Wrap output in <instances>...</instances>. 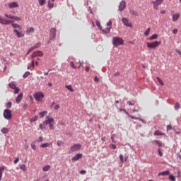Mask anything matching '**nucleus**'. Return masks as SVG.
Here are the masks:
<instances>
[{
  "instance_id": "1",
  "label": "nucleus",
  "mask_w": 181,
  "mask_h": 181,
  "mask_svg": "<svg viewBox=\"0 0 181 181\" xmlns=\"http://www.w3.org/2000/svg\"><path fill=\"white\" fill-rule=\"evenodd\" d=\"M112 43L113 46H122L124 45V40L119 37H112Z\"/></svg>"
},
{
  "instance_id": "2",
  "label": "nucleus",
  "mask_w": 181,
  "mask_h": 181,
  "mask_svg": "<svg viewBox=\"0 0 181 181\" xmlns=\"http://www.w3.org/2000/svg\"><path fill=\"white\" fill-rule=\"evenodd\" d=\"M46 120L44 121L47 124V125H49V129L53 131L54 129V119L53 117H49V116L46 117Z\"/></svg>"
},
{
  "instance_id": "3",
  "label": "nucleus",
  "mask_w": 181,
  "mask_h": 181,
  "mask_svg": "<svg viewBox=\"0 0 181 181\" xmlns=\"http://www.w3.org/2000/svg\"><path fill=\"white\" fill-rule=\"evenodd\" d=\"M3 115L5 119H7V121H11V119H12V110L5 109Z\"/></svg>"
},
{
  "instance_id": "4",
  "label": "nucleus",
  "mask_w": 181,
  "mask_h": 181,
  "mask_svg": "<svg viewBox=\"0 0 181 181\" xmlns=\"http://www.w3.org/2000/svg\"><path fill=\"white\" fill-rule=\"evenodd\" d=\"M162 43V41H154L152 42H146L147 47L148 49H156L159 45Z\"/></svg>"
},
{
  "instance_id": "5",
  "label": "nucleus",
  "mask_w": 181,
  "mask_h": 181,
  "mask_svg": "<svg viewBox=\"0 0 181 181\" xmlns=\"http://www.w3.org/2000/svg\"><path fill=\"white\" fill-rule=\"evenodd\" d=\"M33 97L36 101H42L45 98V94L42 92H37L33 94Z\"/></svg>"
},
{
  "instance_id": "6",
  "label": "nucleus",
  "mask_w": 181,
  "mask_h": 181,
  "mask_svg": "<svg viewBox=\"0 0 181 181\" xmlns=\"http://www.w3.org/2000/svg\"><path fill=\"white\" fill-rule=\"evenodd\" d=\"M0 23L1 25H11V23H13V21L12 20H8L6 18H2V17L0 16Z\"/></svg>"
},
{
  "instance_id": "7",
  "label": "nucleus",
  "mask_w": 181,
  "mask_h": 181,
  "mask_svg": "<svg viewBox=\"0 0 181 181\" xmlns=\"http://www.w3.org/2000/svg\"><path fill=\"white\" fill-rule=\"evenodd\" d=\"M122 22L124 25V26H127V28H132V23L129 22V20L127 18H122Z\"/></svg>"
},
{
  "instance_id": "8",
  "label": "nucleus",
  "mask_w": 181,
  "mask_h": 181,
  "mask_svg": "<svg viewBox=\"0 0 181 181\" xmlns=\"http://www.w3.org/2000/svg\"><path fill=\"white\" fill-rule=\"evenodd\" d=\"M81 148V144H74L71 147V152H76L77 151H80Z\"/></svg>"
},
{
  "instance_id": "9",
  "label": "nucleus",
  "mask_w": 181,
  "mask_h": 181,
  "mask_svg": "<svg viewBox=\"0 0 181 181\" xmlns=\"http://www.w3.org/2000/svg\"><path fill=\"white\" fill-rule=\"evenodd\" d=\"M56 37V28H53L49 32V40H53Z\"/></svg>"
},
{
  "instance_id": "10",
  "label": "nucleus",
  "mask_w": 181,
  "mask_h": 181,
  "mask_svg": "<svg viewBox=\"0 0 181 181\" xmlns=\"http://www.w3.org/2000/svg\"><path fill=\"white\" fill-rule=\"evenodd\" d=\"M125 8H127V3L122 0L119 5V12H122V11H124V9H125Z\"/></svg>"
},
{
  "instance_id": "11",
  "label": "nucleus",
  "mask_w": 181,
  "mask_h": 181,
  "mask_svg": "<svg viewBox=\"0 0 181 181\" xmlns=\"http://www.w3.org/2000/svg\"><path fill=\"white\" fill-rule=\"evenodd\" d=\"M163 2V0H156L155 1H153L152 4H153V8L154 9H158V7L160 4Z\"/></svg>"
},
{
  "instance_id": "12",
  "label": "nucleus",
  "mask_w": 181,
  "mask_h": 181,
  "mask_svg": "<svg viewBox=\"0 0 181 181\" xmlns=\"http://www.w3.org/2000/svg\"><path fill=\"white\" fill-rule=\"evenodd\" d=\"M83 156L82 153H78L76 155H75L72 158L71 160L72 162H77V160H78V159H81V157Z\"/></svg>"
},
{
  "instance_id": "13",
  "label": "nucleus",
  "mask_w": 181,
  "mask_h": 181,
  "mask_svg": "<svg viewBox=\"0 0 181 181\" xmlns=\"http://www.w3.org/2000/svg\"><path fill=\"white\" fill-rule=\"evenodd\" d=\"M13 33L16 34L17 37H23V36H25V33H23V32H19L16 29L13 30Z\"/></svg>"
},
{
  "instance_id": "14",
  "label": "nucleus",
  "mask_w": 181,
  "mask_h": 181,
  "mask_svg": "<svg viewBox=\"0 0 181 181\" xmlns=\"http://www.w3.org/2000/svg\"><path fill=\"white\" fill-rule=\"evenodd\" d=\"M42 56H43V52L42 51H36L33 53V57H40Z\"/></svg>"
},
{
  "instance_id": "15",
  "label": "nucleus",
  "mask_w": 181,
  "mask_h": 181,
  "mask_svg": "<svg viewBox=\"0 0 181 181\" xmlns=\"http://www.w3.org/2000/svg\"><path fill=\"white\" fill-rule=\"evenodd\" d=\"M22 98H23V93H21L16 98V103L19 104V103H21V101L22 100Z\"/></svg>"
},
{
  "instance_id": "16",
  "label": "nucleus",
  "mask_w": 181,
  "mask_h": 181,
  "mask_svg": "<svg viewBox=\"0 0 181 181\" xmlns=\"http://www.w3.org/2000/svg\"><path fill=\"white\" fill-rule=\"evenodd\" d=\"M18 6H19V5L18 4L17 2H11L8 4V8H18Z\"/></svg>"
},
{
  "instance_id": "17",
  "label": "nucleus",
  "mask_w": 181,
  "mask_h": 181,
  "mask_svg": "<svg viewBox=\"0 0 181 181\" xmlns=\"http://www.w3.org/2000/svg\"><path fill=\"white\" fill-rule=\"evenodd\" d=\"M170 171L165 170L161 173H158V176H168V175H170Z\"/></svg>"
},
{
  "instance_id": "18",
  "label": "nucleus",
  "mask_w": 181,
  "mask_h": 181,
  "mask_svg": "<svg viewBox=\"0 0 181 181\" xmlns=\"http://www.w3.org/2000/svg\"><path fill=\"white\" fill-rule=\"evenodd\" d=\"M153 135H154L155 136H165V133H162L160 131L156 130V131L154 132Z\"/></svg>"
},
{
  "instance_id": "19",
  "label": "nucleus",
  "mask_w": 181,
  "mask_h": 181,
  "mask_svg": "<svg viewBox=\"0 0 181 181\" xmlns=\"http://www.w3.org/2000/svg\"><path fill=\"white\" fill-rule=\"evenodd\" d=\"M153 144H156V145H158V148H160L162 146H163V144L162 143V141H158V140H154L152 141Z\"/></svg>"
},
{
  "instance_id": "20",
  "label": "nucleus",
  "mask_w": 181,
  "mask_h": 181,
  "mask_svg": "<svg viewBox=\"0 0 181 181\" xmlns=\"http://www.w3.org/2000/svg\"><path fill=\"white\" fill-rule=\"evenodd\" d=\"M180 18V13H175L173 15V22H176L177 19Z\"/></svg>"
},
{
  "instance_id": "21",
  "label": "nucleus",
  "mask_w": 181,
  "mask_h": 181,
  "mask_svg": "<svg viewBox=\"0 0 181 181\" xmlns=\"http://www.w3.org/2000/svg\"><path fill=\"white\" fill-rule=\"evenodd\" d=\"M46 125H47V124H46V122L44 121V122H42V124H40V129H42V131H43V129H46Z\"/></svg>"
},
{
  "instance_id": "22",
  "label": "nucleus",
  "mask_w": 181,
  "mask_h": 181,
  "mask_svg": "<svg viewBox=\"0 0 181 181\" xmlns=\"http://www.w3.org/2000/svg\"><path fill=\"white\" fill-rule=\"evenodd\" d=\"M1 134H8V132H9V129L6 128V127H3L1 129Z\"/></svg>"
},
{
  "instance_id": "23",
  "label": "nucleus",
  "mask_w": 181,
  "mask_h": 181,
  "mask_svg": "<svg viewBox=\"0 0 181 181\" xmlns=\"http://www.w3.org/2000/svg\"><path fill=\"white\" fill-rule=\"evenodd\" d=\"M48 8H49V9H52V8H54V3H52V0L48 1Z\"/></svg>"
},
{
  "instance_id": "24",
  "label": "nucleus",
  "mask_w": 181,
  "mask_h": 181,
  "mask_svg": "<svg viewBox=\"0 0 181 181\" xmlns=\"http://www.w3.org/2000/svg\"><path fill=\"white\" fill-rule=\"evenodd\" d=\"M5 170V166L0 167V181L2 179V175L4 174V171Z\"/></svg>"
},
{
  "instance_id": "25",
  "label": "nucleus",
  "mask_w": 181,
  "mask_h": 181,
  "mask_svg": "<svg viewBox=\"0 0 181 181\" xmlns=\"http://www.w3.org/2000/svg\"><path fill=\"white\" fill-rule=\"evenodd\" d=\"M47 114V111L44 110L39 113L40 118H45V116Z\"/></svg>"
},
{
  "instance_id": "26",
  "label": "nucleus",
  "mask_w": 181,
  "mask_h": 181,
  "mask_svg": "<svg viewBox=\"0 0 181 181\" xmlns=\"http://www.w3.org/2000/svg\"><path fill=\"white\" fill-rule=\"evenodd\" d=\"M11 26L13 27V28H14V29H16V28H18V29H22V27L21 26V25H19L18 24H16V23H11Z\"/></svg>"
},
{
  "instance_id": "27",
  "label": "nucleus",
  "mask_w": 181,
  "mask_h": 181,
  "mask_svg": "<svg viewBox=\"0 0 181 181\" xmlns=\"http://www.w3.org/2000/svg\"><path fill=\"white\" fill-rule=\"evenodd\" d=\"M40 6H45L46 5V0H38Z\"/></svg>"
},
{
  "instance_id": "28",
  "label": "nucleus",
  "mask_w": 181,
  "mask_h": 181,
  "mask_svg": "<svg viewBox=\"0 0 181 181\" xmlns=\"http://www.w3.org/2000/svg\"><path fill=\"white\" fill-rule=\"evenodd\" d=\"M66 88L71 91V93H74V89H73V87H71V85H66Z\"/></svg>"
},
{
  "instance_id": "29",
  "label": "nucleus",
  "mask_w": 181,
  "mask_h": 181,
  "mask_svg": "<svg viewBox=\"0 0 181 181\" xmlns=\"http://www.w3.org/2000/svg\"><path fill=\"white\" fill-rule=\"evenodd\" d=\"M157 37H158V34H153L148 38V40H156Z\"/></svg>"
},
{
  "instance_id": "30",
  "label": "nucleus",
  "mask_w": 181,
  "mask_h": 181,
  "mask_svg": "<svg viewBox=\"0 0 181 181\" xmlns=\"http://www.w3.org/2000/svg\"><path fill=\"white\" fill-rule=\"evenodd\" d=\"M8 86L10 87V88H11L12 90H14L15 88H16V85L14 83H10L8 84Z\"/></svg>"
},
{
  "instance_id": "31",
  "label": "nucleus",
  "mask_w": 181,
  "mask_h": 181,
  "mask_svg": "<svg viewBox=\"0 0 181 181\" xmlns=\"http://www.w3.org/2000/svg\"><path fill=\"white\" fill-rule=\"evenodd\" d=\"M50 169V165H45L42 168L43 172H47Z\"/></svg>"
},
{
  "instance_id": "32",
  "label": "nucleus",
  "mask_w": 181,
  "mask_h": 181,
  "mask_svg": "<svg viewBox=\"0 0 181 181\" xmlns=\"http://www.w3.org/2000/svg\"><path fill=\"white\" fill-rule=\"evenodd\" d=\"M20 169L23 172H26V165L25 164H22L21 165H20Z\"/></svg>"
},
{
  "instance_id": "33",
  "label": "nucleus",
  "mask_w": 181,
  "mask_h": 181,
  "mask_svg": "<svg viewBox=\"0 0 181 181\" xmlns=\"http://www.w3.org/2000/svg\"><path fill=\"white\" fill-rule=\"evenodd\" d=\"M41 45L42 44H40V42H37L34 46H33L32 48L33 49V50H35V49H37L38 47H40Z\"/></svg>"
},
{
  "instance_id": "34",
  "label": "nucleus",
  "mask_w": 181,
  "mask_h": 181,
  "mask_svg": "<svg viewBox=\"0 0 181 181\" xmlns=\"http://www.w3.org/2000/svg\"><path fill=\"white\" fill-rule=\"evenodd\" d=\"M40 146H41V148H47V147L50 146V144L44 143V144H41Z\"/></svg>"
},
{
  "instance_id": "35",
  "label": "nucleus",
  "mask_w": 181,
  "mask_h": 181,
  "mask_svg": "<svg viewBox=\"0 0 181 181\" xmlns=\"http://www.w3.org/2000/svg\"><path fill=\"white\" fill-rule=\"evenodd\" d=\"M174 108H175V111H177L179 110V108H180V104H179V103H176L174 106Z\"/></svg>"
},
{
  "instance_id": "36",
  "label": "nucleus",
  "mask_w": 181,
  "mask_h": 181,
  "mask_svg": "<svg viewBox=\"0 0 181 181\" xmlns=\"http://www.w3.org/2000/svg\"><path fill=\"white\" fill-rule=\"evenodd\" d=\"M29 76H30V72L26 71V72L23 75V78H26L27 77H29Z\"/></svg>"
},
{
  "instance_id": "37",
  "label": "nucleus",
  "mask_w": 181,
  "mask_h": 181,
  "mask_svg": "<svg viewBox=\"0 0 181 181\" xmlns=\"http://www.w3.org/2000/svg\"><path fill=\"white\" fill-rule=\"evenodd\" d=\"M169 179L171 181H176V177H175V175H169Z\"/></svg>"
},
{
  "instance_id": "38",
  "label": "nucleus",
  "mask_w": 181,
  "mask_h": 181,
  "mask_svg": "<svg viewBox=\"0 0 181 181\" xmlns=\"http://www.w3.org/2000/svg\"><path fill=\"white\" fill-rule=\"evenodd\" d=\"M26 32L27 33H32L33 32H35V28H33V27H30Z\"/></svg>"
},
{
  "instance_id": "39",
  "label": "nucleus",
  "mask_w": 181,
  "mask_h": 181,
  "mask_svg": "<svg viewBox=\"0 0 181 181\" xmlns=\"http://www.w3.org/2000/svg\"><path fill=\"white\" fill-rule=\"evenodd\" d=\"M156 79L158 80L159 84H160V86H163V81H162V79H160V78H159V76L156 77Z\"/></svg>"
},
{
  "instance_id": "40",
  "label": "nucleus",
  "mask_w": 181,
  "mask_h": 181,
  "mask_svg": "<svg viewBox=\"0 0 181 181\" xmlns=\"http://www.w3.org/2000/svg\"><path fill=\"white\" fill-rule=\"evenodd\" d=\"M149 32H151V28H148L144 32V35L148 36L149 35Z\"/></svg>"
},
{
  "instance_id": "41",
  "label": "nucleus",
  "mask_w": 181,
  "mask_h": 181,
  "mask_svg": "<svg viewBox=\"0 0 181 181\" xmlns=\"http://www.w3.org/2000/svg\"><path fill=\"white\" fill-rule=\"evenodd\" d=\"M11 107H12V102H8L7 104H6V108L8 110H9Z\"/></svg>"
},
{
  "instance_id": "42",
  "label": "nucleus",
  "mask_w": 181,
  "mask_h": 181,
  "mask_svg": "<svg viewBox=\"0 0 181 181\" xmlns=\"http://www.w3.org/2000/svg\"><path fill=\"white\" fill-rule=\"evenodd\" d=\"M96 26H98V29H100V30H103V27L101 26V23H100V22L97 21L96 22Z\"/></svg>"
},
{
  "instance_id": "43",
  "label": "nucleus",
  "mask_w": 181,
  "mask_h": 181,
  "mask_svg": "<svg viewBox=\"0 0 181 181\" xmlns=\"http://www.w3.org/2000/svg\"><path fill=\"white\" fill-rule=\"evenodd\" d=\"M119 111H120V112L123 111V112H124V114H126V115H129V112H128V111H127L126 109L120 108V109H119Z\"/></svg>"
},
{
  "instance_id": "44",
  "label": "nucleus",
  "mask_w": 181,
  "mask_h": 181,
  "mask_svg": "<svg viewBox=\"0 0 181 181\" xmlns=\"http://www.w3.org/2000/svg\"><path fill=\"white\" fill-rule=\"evenodd\" d=\"M4 16H6L7 18V19H13V16L8 15V14H6V13L4 14Z\"/></svg>"
},
{
  "instance_id": "45",
  "label": "nucleus",
  "mask_w": 181,
  "mask_h": 181,
  "mask_svg": "<svg viewBox=\"0 0 181 181\" xmlns=\"http://www.w3.org/2000/svg\"><path fill=\"white\" fill-rule=\"evenodd\" d=\"M37 118H38L37 116H35L34 117L30 119V122H35Z\"/></svg>"
},
{
  "instance_id": "46",
  "label": "nucleus",
  "mask_w": 181,
  "mask_h": 181,
  "mask_svg": "<svg viewBox=\"0 0 181 181\" xmlns=\"http://www.w3.org/2000/svg\"><path fill=\"white\" fill-rule=\"evenodd\" d=\"M31 148L34 151H36V144H35V142L31 143Z\"/></svg>"
},
{
  "instance_id": "47",
  "label": "nucleus",
  "mask_w": 181,
  "mask_h": 181,
  "mask_svg": "<svg viewBox=\"0 0 181 181\" xmlns=\"http://www.w3.org/2000/svg\"><path fill=\"white\" fill-rule=\"evenodd\" d=\"M119 159H120V162H122V163H124V156L122 154L119 155Z\"/></svg>"
},
{
  "instance_id": "48",
  "label": "nucleus",
  "mask_w": 181,
  "mask_h": 181,
  "mask_svg": "<svg viewBox=\"0 0 181 181\" xmlns=\"http://www.w3.org/2000/svg\"><path fill=\"white\" fill-rule=\"evenodd\" d=\"M13 19L14 21H21L22 19L21 18V17H18V16H13Z\"/></svg>"
},
{
  "instance_id": "49",
  "label": "nucleus",
  "mask_w": 181,
  "mask_h": 181,
  "mask_svg": "<svg viewBox=\"0 0 181 181\" xmlns=\"http://www.w3.org/2000/svg\"><path fill=\"white\" fill-rule=\"evenodd\" d=\"M19 91H21V89L19 88H16L14 89V94H18Z\"/></svg>"
},
{
  "instance_id": "50",
  "label": "nucleus",
  "mask_w": 181,
  "mask_h": 181,
  "mask_svg": "<svg viewBox=\"0 0 181 181\" xmlns=\"http://www.w3.org/2000/svg\"><path fill=\"white\" fill-rule=\"evenodd\" d=\"M115 136H116V135L115 134H112V136H111V139H112V142H113L114 144H115Z\"/></svg>"
},
{
  "instance_id": "51",
  "label": "nucleus",
  "mask_w": 181,
  "mask_h": 181,
  "mask_svg": "<svg viewBox=\"0 0 181 181\" xmlns=\"http://www.w3.org/2000/svg\"><path fill=\"white\" fill-rule=\"evenodd\" d=\"M70 66L71 67H72V69H77V66L74 65V63H73V62H70Z\"/></svg>"
},
{
  "instance_id": "52",
  "label": "nucleus",
  "mask_w": 181,
  "mask_h": 181,
  "mask_svg": "<svg viewBox=\"0 0 181 181\" xmlns=\"http://www.w3.org/2000/svg\"><path fill=\"white\" fill-rule=\"evenodd\" d=\"M159 156H163V153H162V150L160 148L158 149Z\"/></svg>"
},
{
  "instance_id": "53",
  "label": "nucleus",
  "mask_w": 181,
  "mask_h": 181,
  "mask_svg": "<svg viewBox=\"0 0 181 181\" xmlns=\"http://www.w3.org/2000/svg\"><path fill=\"white\" fill-rule=\"evenodd\" d=\"M57 145L58 146H62V145H63V141H58L57 142Z\"/></svg>"
},
{
  "instance_id": "54",
  "label": "nucleus",
  "mask_w": 181,
  "mask_h": 181,
  "mask_svg": "<svg viewBox=\"0 0 181 181\" xmlns=\"http://www.w3.org/2000/svg\"><path fill=\"white\" fill-rule=\"evenodd\" d=\"M110 148L112 149H117V146L115 144H110Z\"/></svg>"
},
{
  "instance_id": "55",
  "label": "nucleus",
  "mask_w": 181,
  "mask_h": 181,
  "mask_svg": "<svg viewBox=\"0 0 181 181\" xmlns=\"http://www.w3.org/2000/svg\"><path fill=\"white\" fill-rule=\"evenodd\" d=\"M18 162H19V158H18V157H17V158L14 160L13 163H14L15 165H16V163H18Z\"/></svg>"
},
{
  "instance_id": "56",
  "label": "nucleus",
  "mask_w": 181,
  "mask_h": 181,
  "mask_svg": "<svg viewBox=\"0 0 181 181\" xmlns=\"http://www.w3.org/2000/svg\"><path fill=\"white\" fill-rule=\"evenodd\" d=\"M37 142H43V137L40 136V137H39V139L37 140Z\"/></svg>"
},
{
  "instance_id": "57",
  "label": "nucleus",
  "mask_w": 181,
  "mask_h": 181,
  "mask_svg": "<svg viewBox=\"0 0 181 181\" xmlns=\"http://www.w3.org/2000/svg\"><path fill=\"white\" fill-rule=\"evenodd\" d=\"M107 26L109 27H111L112 25V22L111 21H109L107 23Z\"/></svg>"
},
{
  "instance_id": "58",
  "label": "nucleus",
  "mask_w": 181,
  "mask_h": 181,
  "mask_svg": "<svg viewBox=\"0 0 181 181\" xmlns=\"http://www.w3.org/2000/svg\"><path fill=\"white\" fill-rule=\"evenodd\" d=\"M28 107H29V105H28V104L25 103V104L23 105V108L24 110H27Z\"/></svg>"
},
{
  "instance_id": "59",
  "label": "nucleus",
  "mask_w": 181,
  "mask_h": 181,
  "mask_svg": "<svg viewBox=\"0 0 181 181\" xmlns=\"http://www.w3.org/2000/svg\"><path fill=\"white\" fill-rule=\"evenodd\" d=\"M132 15H134V16H138V12L135 11H133L132 12Z\"/></svg>"
},
{
  "instance_id": "60",
  "label": "nucleus",
  "mask_w": 181,
  "mask_h": 181,
  "mask_svg": "<svg viewBox=\"0 0 181 181\" xmlns=\"http://www.w3.org/2000/svg\"><path fill=\"white\" fill-rule=\"evenodd\" d=\"M127 116H129V118H132V119H136V117H135L134 116H132V115H129H129H127Z\"/></svg>"
},
{
  "instance_id": "61",
  "label": "nucleus",
  "mask_w": 181,
  "mask_h": 181,
  "mask_svg": "<svg viewBox=\"0 0 181 181\" xmlns=\"http://www.w3.org/2000/svg\"><path fill=\"white\" fill-rule=\"evenodd\" d=\"M33 51V48L31 47V48H30L28 49V51L27 52L26 54H29V53H30V52Z\"/></svg>"
},
{
  "instance_id": "62",
  "label": "nucleus",
  "mask_w": 181,
  "mask_h": 181,
  "mask_svg": "<svg viewBox=\"0 0 181 181\" xmlns=\"http://www.w3.org/2000/svg\"><path fill=\"white\" fill-rule=\"evenodd\" d=\"M119 76V72H116L114 75L113 77H118Z\"/></svg>"
},
{
  "instance_id": "63",
  "label": "nucleus",
  "mask_w": 181,
  "mask_h": 181,
  "mask_svg": "<svg viewBox=\"0 0 181 181\" xmlns=\"http://www.w3.org/2000/svg\"><path fill=\"white\" fill-rule=\"evenodd\" d=\"M59 108H60V105H56L54 106V110H59Z\"/></svg>"
},
{
  "instance_id": "64",
  "label": "nucleus",
  "mask_w": 181,
  "mask_h": 181,
  "mask_svg": "<svg viewBox=\"0 0 181 181\" xmlns=\"http://www.w3.org/2000/svg\"><path fill=\"white\" fill-rule=\"evenodd\" d=\"M176 53H178L180 56H181V51L180 49H175Z\"/></svg>"
}]
</instances>
